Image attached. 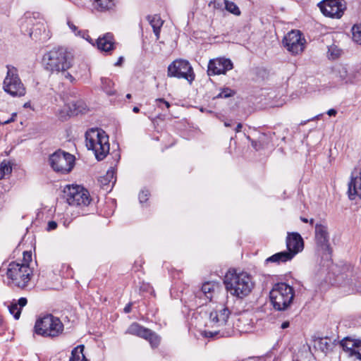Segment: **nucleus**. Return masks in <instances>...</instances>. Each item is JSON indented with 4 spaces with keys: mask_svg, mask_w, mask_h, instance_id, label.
<instances>
[{
    "mask_svg": "<svg viewBox=\"0 0 361 361\" xmlns=\"http://www.w3.org/2000/svg\"><path fill=\"white\" fill-rule=\"evenodd\" d=\"M348 194L350 200H355L356 196L361 199V168L359 176L351 175L350 181L348 183Z\"/></svg>",
    "mask_w": 361,
    "mask_h": 361,
    "instance_id": "a211bd4d",
    "label": "nucleus"
},
{
    "mask_svg": "<svg viewBox=\"0 0 361 361\" xmlns=\"http://www.w3.org/2000/svg\"><path fill=\"white\" fill-rule=\"evenodd\" d=\"M224 4L221 0H213L209 3V6L214 9H221Z\"/></svg>",
    "mask_w": 361,
    "mask_h": 361,
    "instance_id": "e433bc0d",
    "label": "nucleus"
},
{
    "mask_svg": "<svg viewBox=\"0 0 361 361\" xmlns=\"http://www.w3.org/2000/svg\"><path fill=\"white\" fill-rule=\"evenodd\" d=\"M216 288H217V285L214 283L205 282L202 284L200 293L204 294L207 298L211 300Z\"/></svg>",
    "mask_w": 361,
    "mask_h": 361,
    "instance_id": "cd10ccee",
    "label": "nucleus"
},
{
    "mask_svg": "<svg viewBox=\"0 0 361 361\" xmlns=\"http://www.w3.org/2000/svg\"><path fill=\"white\" fill-rule=\"evenodd\" d=\"M348 355L350 357H354L355 358L361 360V348H358V349L353 348V350L348 353Z\"/></svg>",
    "mask_w": 361,
    "mask_h": 361,
    "instance_id": "4c0bfd02",
    "label": "nucleus"
},
{
    "mask_svg": "<svg viewBox=\"0 0 361 361\" xmlns=\"http://www.w3.org/2000/svg\"><path fill=\"white\" fill-rule=\"evenodd\" d=\"M155 102L157 103V106L162 110H164V108L169 109L171 106L170 103L163 98L157 99Z\"/></svg>",
    "mask_w": 361,
    "mask_h": 361,
    "instance_id": "f704fd0d",
    "label": "nucleus"
},
{
    "mask_svg": "<svg viewBox=\"0 0 361 361\" xmlns=\"http://www.w3.org/2000/svg\"><path fill=\"white\" fill-rule=\"evenodd\" d=\"M86 146L94 151L97 160L104 159L109 152V137L105 132L92 128L85 133Z\"/></svg>",
    "mask_w": 361,
    "mask_h": 361,
    "instance_id": "7ed1b4c3",
    "label": "nucleus"
},
{
    "mask_svg": "<svg viewBox=\"0 0 361 361\" xmlns=\"http://www.w3.org/2000/svg\"><path fill=\"white\" fill-rule=\"evenodd\" d=\"M336 76L340 80L345 83L353 82V77L348 73L347 68L343 66H338L335 69Z\"/></svg>",
    "mask_w": 361,
    "mask_h": 361,
    "instance_id": "b1692460",
    "label": "nucleus"
},
{
    "mask_svg": "<svg viewBox=\"0 0 361 361\" xmlns=\"http://www.w3.org/2000/svg\"><path fill=\"white\" fill-rule=\"evenodd\" d=\"M85 349L84 345H79L74 348L71 351V356L69 361H87L83 353Z\"/></svg>",
    "mask_w": 361,
    "mask_h": 361,
    "instance_id": "a878e982",
    "label": "nucleus"
},
{
    "mask_svg": "<svg viewBox=\"0 0 361 361\" xmlns=\"http://www.w3.org/2000/svg\"><path fill=\"white\" fill-rule=\"evenodd\" d=\"M149 192L148 190H142L139 194V200L140 203H144L148 200Z\"/></svg>",
    "mask_w": 361,
    "mask_h": 361,
    "instance_id": "58836bf2",
    "label": "nucleus"
},
{
    "mask_svg": "<svg viewBox=\"0 0 361 361\" xmlns=\"http://www.w3.org/2000/svg\"><path fill=\"white\" fill-rule=\"evenodd\" d=\"M30 103H28V102H27V103H25V104H24V107H25V108H27V107H30Z\"/></svg>",
    "mask_w": 361,
    "mask_h": 361,
    "instance_id": "052dcab7",
    "label": "nucleus"
},
{
    "mask_svg": "<svg viewBox=\"0 0 361 361\" xmlns=\"http://www.w3.org/2000/svg\"><path fill=\"white\" fill-rule=\"evenodd\" d=\"M233 68V65L230 59L219 58L209 61L207 73L209 75L225 74Z\"/></svg>",
    "mask_w": 361,
    "mask_h": 361,
    "instance_id": "4468645a",
    "label": "nucleus"
},
{
    "mask_svg": "<svg viewBox=\"0 0 361 361\" xmlns=\"http://www.w3.org/2000/svg\"><path fill=\"white\" fill-rule=\"evenodd\" d=\"M314 221V220L313 219H311L310 221H308V222H310V224L311 225H313Z\"/></svg>",
    "mask_w": 361,
    "mask_h": 361,
    "instance_id": "e2e57ef3",
    "label": "nucleus"
},
{
    "mask_svg": "<svg viewBox=\"0 0 361 361\" xmlns=\"http://www.w3.org/2000/svg\"><path fill=\"white\" fill-rule=\"evenodd\" d=\"M224 283L228 293L240 299L247 296L254 288L251 276L246 272L227 274Z\"/></svg>",
    "mask_w": 361,
    "mask_h": 361,
    "instance_id": "f257e3e1",
    "label": "nucleus"
},
{
    "mask_svg": "<svg viewBox=\"0 0 361 361\" xmlns=\"http://www.w3.org/2000/svg\"><path fill=\"white\" fill-rule=\"evenodd\" d=\"M6 275L15 286L24 289L30 281L32 271L27 264L12 262L8 264Z\"/></svg>",
    "mask_w": 361,
    "mask_h": 361,
    "instance_id": "423d86ee",
    "label": "nucleus"
},
{
    "mask_svg": "<svg viewBox=\"0 0 361 361\" xmlns=\"http://www.w3.org/2000/svg\"><path fill=\"white\" fill-rule=\"evenodd\" d=\"M337 114V111L336 110H335L334 109H329L328 111H327V114L330 116H336Z\"/></svg>",
    "mask_w": 361,
    "mask_h": 361,
    "instance_id": "8fccbe9b",
    "label": "nucleus"
},
{
    "mask_svg": "<svg viewBox=\"0 0 361 361\" xmlns=\"http://www.w3.org/2000/svg\"><path fill=\"white\" fill-rule=\"evenodd\" d=\"M231 311L226 307H221L219 309H216L212 311L209 314V319L214 324L218 326L226 325Z\"/></svg>",
    "mask_w": 361,
    "mask_h": 361,
    "instance_id": "f3484780",
    "label": "nucleus"
},
{
    "mask_svg": "<svg viewBox=\"0 0 361 361\" xmlns=\"http://www.w3.org/2000/svg\"><path fill=\"white\" fill-rule=\"evenodd\" d=\"M144 339L148 341L152 348H157L160 343L159 336L149 329Z\"/></svg>",
    "mask_w": 361,
    "mask_h": 361,
    "instance_id": "c85d7f7f",
    "label": "nucleus"
},
{
    "mask_svg": "<svg viewBox=\"0 0 361 361\" xmlns=\"http://www.w3.org/2000/svg\"><path fill=\"white\" fill-rule=\"evenodd\" d=\"M247 139L251 140V144H252V146L256 149V150H259L260 149V144L256 141V140H251L250 137L249 136H247Z\"/></svg>",
    "mask_w": 361,
    "mask_h": 361,
    "instance_id": "79ce46f5",
    "label": "nucleus"
},
{
    "mask_svg": "<svg viewBox=\"0 0 361 361\" xmlns=\"http://www.w3.org/2000/svg\"><path fill=\"white\" fill-rule=\"evenodd\" d=\"M7 73L3 82L4 90L13 97H22L25 94V88L19 78L18 70L14 66L7 65Z\"/></svg>",
    "mask_w": 361,
    "mask_h": 361,
    "instance_id": "0eeeda50",
    "label": "nucleus"
},
{
    "mask_svg": "<svg viewBox=\"0 0 361 361\" xmlns=\"http://www.w3.org/2000/svg\"><path fill=\"white\" fill-rule=\"evenodd\" d=\"M32 259V254L30 252L25 251L23 252V263L28 265V263Z\"/></svg>",
    "mask_w": 361,
    "mask_h": 361,
    "instance_id": "ea45409f",
    "label": "nucleus"
},
{
    "mask_svg": "<svg viewBox=\"0 0 361 361\" xmlns=\"http://www.w3.org/2000/svg\"><path fill=\"white\" fill-rule=\"evenodd\" d=\"M274 361H278L277 360H274Z\"/></svg>",
    "mask_w": 361,
    "mask_h": 361,
    "instance_id": "338daca9",
    "label": "nucleus"
},
{
    "mask_svg": "<svg viewBox=\"0 0 361 361\" xmlns=\"http://www.w3.org/2000/svg\"><path fill=\"white\" fill-rule=\"evenodd\" d=\"M360 341H354V340H351L350 341V343L349 344H354L353 345V348L354 349H358V348H361L360 345Z\"/></svg>",
    "mask_w": 361,
    "mask_h": 361,
    "instance_id": "c03bdc74",
    "label": "nucleus"
},
{
    "mask_svg": "<svg viewBox=\"0 0 361 361\" xmlns=\"http://www.w3.org/2000/svg\"><path fill=\"white\" fill-rule=\"evenodd\" d=\"M317 6L325 16L338 19L343 16L346 9L344 0H322Z\"/></svg>",
    "mask_w": 361,
    "mask_h": 361,
    "instance_id": "f8f14e48",
    "label": "nucleus"
},
{
    "mask_svg": "<svg viewBox=\"0 0 361 361\" xmlns=\"http://www.w3.org/2000/svg\"><path fill=\"white\" fill-rule=\"evenodd\" d=\"M63 324L59 318L47 314L39 318L35 324V332L44 337L55 338L62 334Z\"/></svg>",
    "mask_w": 361,
    "mask_h": 361,
    "instance_id": "39448f33",
    "label": "nucleus"
},
{
    "mask_svg": "<svg viewBox=\"0 0 361 361\" xmlns=\"http://www.w3.org/2000/svg\"><path fill=\"white\" fill-rule=\"evenodd\" d=\"M16 116V114H13L12 116L10 119L5 121L2 124H8L15 121V117Z\"/></svg>",
    "mask_w": 361,
    "mask_h": 361,
    "instance_id": "de8ad7c7",
    "label": "nucleus"
},
{
    "mask_svg": "<svg viewBox=\"0 0 361 361\" xmlns=\"http://www.w3.org/2000/svg\"><path fill=\"white\" fill-rule=\"evenodd\" d=\"M224 3L225 4V8L226 9V11L235 16L240 15V11L235 3L229 1L228 0H224Z\"/></svg>",
    "mask_w": 361,
    "mask_h": 361,
    "instance_id": "2f4dec72",
    "label": "nucleus"
},
{
    "mask_svg": "<svg viewBox=\"0 0 361 361\" xmlns=\"http://www.w3.org/2000/svg\"><path fill=\"white\" fill-rule=\"evenodd\" d=\"M123 61V57L121 56L118 58V61L116 62L115 66H121Z\"/></svg>",
    "mask_w": 361,
    "mask_h": 361,
    "instance_id": "5fc2aeb1",
    "label": "nucleus"
},
{
    "mask_svg": "<svg viewBox=\"0 0 361 361\" xmlns=\"http://www.w3.org/2000/svg\"><path fill=\"white\" fill-rule=\"evenodd\" d=\"M27 303L25 298H20L17 302H12L8 306L9 312L13 315L16 319H18L21 314V310Z\"/></svg>",
    "mask_w": 361,
    "mask_h": 361,
    "instance_id": "aec40b11",
    "label": "nucleus"
},
{
    "mask_svg": "<svg viewBox=\"0 0 361 361\" xmlns=\"http://www.w3.org/2000/svg\"><path fill=\"white\" fill-rule=\"evenodd\" d=\"M231 125H232V123L230 121H225L224 122V126L226 127H230V126H231Z\"/></svg>",
    "mask_w": 361,
    "mask_h": 361,
    "instance_id": "13d9d810",
    "label": "nucleus"
},
{
    "mask_svg": "<svg viewBox=\"0 0 361 361\" xmlns=\"http://www.w3.org/2000/svg\"><path fill=\"white\" fill-rule=\"evenodd\" d=\"M131 306H132V304L131 303H128L125 307H124V312L126 313H129L131 311Z\"/></svg>",
    "mask_w": 361,
    "mask_h": 361,
    "instance_id": "3c124183",
    "label": "nucleus"
},
{
    "mask_svg": "<svg viewBox=\"0 0 361 361\" xmlns=\"http://www.w3.org/2000/svg\"><path fill=\"white\" fill-rule=\"evenodd\" d=\"M350 341H351L350 339H348V338L343 339L341 341V346L343 347V350L346 352V353H349L351 350H353V345L354 344H349L350 343Z\"/></svg>",
    "mask_w": 361,
    "mask_h": 361,
    "instance_id": "c9c22d12",
    "label": "nucleus"
},
{
    "mask_svg": "<svg viewBox=\"0 0 361 361\" xmlns=\"http://www.w3.org/2000/svg\"><path fill=\"white\" fill-rule=\"evenodd\" d=\"M3 323V318L0 315V326Z\"/></svg>",
    "mask_w": 361,
    "mask_h": 361,
    "instance_id": "69168bd1",
    "label": "nucleus"
},
{
    "mask_svg": "<svg viewBox=\"0 0 361 361\" xmlns=\"http://www.w3.org/2000/svg\"><path fill=\"white\" fill-rule=\"evenodd\" d=\"M69 27L75 32L77 30V27L72 23L68 22V23Z\"/></svg>",
    "mask_w": 361,
    "mask_h": 361,
    "instance_id": "864d4df0",
    "label": "nucleus"
},
{
    "mask_svg": "<svg viewBox=\"0 0 361 361\" xmlns=\"http://www.w3.org/2000/svg\"><path fill=\"white\" fill-rule=\"evenodd\" d=\"M101 88L109 96L115 95L116 90L114 89V82L108 78H101Z\"/></svg>",
    "mask_w": 361,
    "mask_h": 361,
    "instance_id": "5701e85b",
    "label": "nucleus"
},
{
    "mask_svg": "<svg viewBox=\"0 0 361 361\" xmlns=\"http://www.w3.org/2000/svg\"><path fill=\"white\" fill-rule=\"evenodd\" d=\"M132 97L131 94H126V98L127 99H130Z\"/></svg>",
    "mask_w": 361,
    "mask_h": 361,
    "instance_id": "0e129e2a",
    "label": "nucleus"
},
{
    "mask_svg": "<svg viewBox=\"0 0 361 361\" xmlns=\"http://www.w3.org/2000/svg\"><path fill=\"white\" fill-rule=\"evenodd\" d=\"M305 42L299 30H291L283 39L284 47L293 55L300 54L304 51Z\"/></svg>",
    "mask_w": 361,
    "mask_h": 361,
    "instance_id": "ddd939ff",
    "label": "nucleus"
},
{
    "mask_svg": "<svg viewBox=\"0 0 361 361\" xmlns=\"http://www.w3.org/2000/svg\"><path fill=\"white\" fill-rule=\"evenodd\" d=\"M97 48L106 52L114 49V41L111 33H106L102 37H99L96 42Z\"/></svg>",
    "mask_w": 361,
    "mask_h": 361,
    "instance_id": "6ab92c4d",
    "label": "nucleus"
},
{
    "mask_svg": "<svg viewBox=\"0 0 361 361\" xmlns=\"http://www.w3.org/2000/svg\"><path fill=\"white\" fill-rule=\"evenodd\" d=\"M315 238L317 244L328 252H330L331 247L329 243V233L327 227L322 224L315 225Z\"/></svg>",
    "mask_w": 361,
    "mask_h": 361,
    "instance_id": "dca6fc26",
    "label": "nucleus"
},
{
    "mask_svg": "<svg viewBox=\"0 0 361 361\" xmlns=\"http://www.w3.org/2000/svg\"><path fill=\"white\" fill-rule=\"evenodd\" d=\"M95 9L104 11L111 9L114 6V0H90Z\"/></svg>",
    "mask_w": 361,
    "mask_h": 361,
    "instance_id": "393cba45",
    "label": "nucleus"
},
{
    "mask_svg": "<svg viewBox=\"0 0 361 361\" xmlns=\"http://www.w3.org/2000/svg\"><path fill=\"white\" fill-rule=\"evenodd\" d=\"M353 39L361 45V25H355L352 28Z\"/></svg>",
    "mask_w": 361,
    "mask_h": 361,
    "instance_id": "473e14b6",
    "label": "nucleus"
},
{
    "mask_svg": "<svg viewBox=\"0 0 361 361\" xmlns=\"http://www.w3.org/2000/svg\"><path fill=\"white\" fill-rule=\"evenodd\" d=\"M57 223L54 221H50L48 222L47 228L48 231H53L57 228Z\"/></svg>",
    "mask_w": 361,
    "mask_h": 361,
    "instance_id": "a19ab883",
    "label": "nucleus"
},
{
    "mask_svg": "<svg viewBox=\"0 0 361 361\" xmlns=\"http://www.w3.org/2000/svg\"><path fill=\"white\" fill-rule=\"evenodd\" d=\"M63 193L70 205L87 206L92 200L88 190L80 185H66Z\"/></svg>",
    "mask_w": 361,
    "mask_h": 361,
    "instance_id": "6e6552de",
    "label": "nucleus"
},
{
    "mask_svg": "<svg viewBox=\"0 0 361 361\" xmlns=\"http://www.w3.org/2000/svg\"><path fill=\"white\" fill-rule=\"evenodd\" d=\"M133 111L134 113H138L140 111V109L137 106H134Z\"/></svg>",
    "mask_w": 361,
    "mask_h": 361,
    "instance_id": "4d7b16f0",
    "label": "nucleus"
},
{
    "mask_svg": "<svg viewBox=\"0 0 361 361\" xmlns=\"http://www.w3.org/2000/svg\"><path fill=\"white\" fill-rule=\"evenodd\" d=\"M147 18L153 29L161 28L163 25L164 21L159 15L148 16Z\"/></svg>",
    "mask_w": 361,
    "mask_h": 361,
    "instance_id": "c756f323",
    "label": "nucleus"
},
{
    "mask_svg": "<svg viewBox=\"0 0 361 361\" xmlns=\"http://www.w3.org/2000/svg\"><path fill=\"white\" fill-rule=\"evenodd\" d=\"M242 127H243V125H242L240 123H239L237 125V126H236V128H235V132H236V133L240 132V131L241 130Z\"/></svg>",
    "mask_w": 361,
    "mask_h": 361,
    "instance_id": "6e6d98bb",
    "label": "nucleus"
},
{
    "mask_svg": "<svg viewBox=\"0 0 361 361\" xmlns=\"http://www.w3.org/2000/svg\"><path fill=\"white\" fill-rule=\"evenodd\" d=\"M149 332V329L145 328L138 323L134 322L126 330V333L144 338L146 334Z\"/></svg>",
    "mask_w": 361,
    "mask_h": 361,
    "instance_id": "4be33fe9",
    "label": "nucleus"
},
{
    "mask_svg": "<svg viewBox=\"0 0 361 361\" xmlns=\"http://www.w3.org/2000/svg\"><path fill=\"white\" fill-rule=\"evenodd\" d=\"M259 357H255V356H252V357H248L247 358H245L243 360H242L241 361H258L259 360Z\"/></svg>",
    "mask_w": 361,
    "mask_h": 361,
    "instance_id": "49530a36",
    "label": "nucleus"
},
{
    "mask_svg": "<svg viewBox=\"0 0 361 361\" xmlns=\"http://www.w3.org/2000/svg\"><path fill=\"white\" fill-rule=\"evenodd\" d=\"M300 220L304 222V223H307L308 222V219L305 218V217H300Z\"/></svg>",
    "mask_w": 361,
    "mask_h": 361,
    "instance_id": "bf43d9fd",
    "label": "nucleus"
},
{
    "mask_svg": "<svg viewBox=\"0 0 361 361\" xmlns=\"http://www.w3.org/2000/svg\"><path fill=\"white\" fill-rule=\"evenodd\" d=\"M114 178V172L112 171H108L106 175V178H104L105 180H109L110 182L111 179Z\"/></svg>",
    "mask_w": 361,
    "mask_h": 361,
    "instance_id": "a18cd8bd",
    "label": "nucleus"
},
{
    "mask_svg": "<svg viewBox=\"0 0 361 361\" xmlns=\"http://www.w3.org/2000/svg\"><path fill=\"white\" fill-rule=\"evenodd\" d=\"M293 258V255L289 253L288 251H283L277 252L272 256L268 257L266 259V262H274L277 264H280L281 262L284 263L288 261L291 260Z\"/></svg>",
    "mask_w": 361,
    "mask_h": 361,
    "instance_id": "412c9836",
    "label": "nucleus"
},
{
    "mask_svg": "<svg viewBox=\"0 0 361 361\" xmlns=\"http://www.w3.org/2000/svg\"><path fill=\"white\" fill-rule=\"evenodd\" d=\"M286 247L288 252L294 257L304 247V242L301 235L298 233H288L286 238Z\"/></svg>",
    "mask_w": 361,
    "mask_h": 361,
    "instance_id": "2eb2a0df",
    "label": "nucleus"
},
{
    "mask_svg": "<svg viewBox=\"0 0 361 361\" xmlns=\"http://www.w3.org/2000/svg\"><path fill=\"white\" fill-rule=\"evenodd\" d=\"M87 41H89L90 43L93 44L92 42V39L87 35V38H86Z\"/></svg>",
    "mask_w": 361,
    "mask_h": 361,
    "instance_id": "680f3d73",
    "label": "nucleus"
},
{
    "mask_svg": "<svg viewBox=\"0 0 361 361\" xmlns=\"http://www.w3.org/2000/svg\"><path fill=\"white\" fill-rule=\"evenodd\" d=\"M294 296L293 288L286 283H276L269 293L273 307L278 311L287 310L293 302Z\"/></svg>",
    "mask_w": 361,
    "mask_h": 361,
    "instance_id": "20e7f679",
    "label": "nucleus"
},
{
    "mask_svg": "<svg viewBox=\"0 0 361 361\" xmlns=\"http://www.w3.org/2000/svg\"><path fill=\"white\" fill-rule=\"evenodd\" d=\"M71 53L63 47L54 48L46 53L42 58L44 68L51 73L67 71L72 66Z\"/></svg>",
    "mask_w": 361,
    "mask_h": 361,
    "instance_id": "f03ea898",
    "label": "nucleus"
},
{
    "mask_svg": "<svg viewBox=\"0 0 361 361\" xmlns=\"http://www.w3.org/2000/svg\"><path fill=\"white\" fill-rule=\"evenodd\" d=\"M60 73H61L64 75V77H65L66 79L69 80L71 82L74 81V80H75V79H74V78L72 76V75H71V74H70V73H69L68 72H67L66 71H61Z\"/></svg>",
    "mask_w": 361,
    "mask_h": 361,
    "instance_id": "37998d69",
    "label": "nucleus"
},
{
    "mask_svg": "<svg viewBox=\"0 0 361 361\" xmlns=\"http://www.w3.org/2000/svg\"><path fill=\"white\" fill-rule=\"evenodd\" d=\"M75 157L61 149L57 150L49 157L51 168L61 173H69L73 168Z\"/></svg>",
    "mask_w": 361,
    "mask_h": 361,
    "instance_id": "1a4fd4ad",
    "label": "nucleus"
},
{
    "mask_svg": "<svg viewBox=\"0 0 361 361\" xmlns=\"http://www.w3.org/2000/svg\"><path fill=\"white\" fill-rule=\"evenodd\" d=\"M235 92L229 87L222 89L221 92L216 97V98H228L233 97Z\"/></svg>",
    "mask_w": 361,
    "mask_h": 361,
    "instance_id": "72a5a7b5",
    "label": "nucleus"
},
{
    "mask_svg": "<svg viewBox=\"0 0 361 361\" xmlns=\"http://www.w3.org/2000/svg\"><path fill=\"white\" fill-rule=\"evenodd\" d=\"M12 167L8 161L4 160L0 164V180L3 179L6 175L11 173Z\"/></svg>",
    "mask_w": 361,
    "mask_h": 361,
    "instance_id": "7c9ffc66",
    "label": "nucleus"
},
{
    "mask_svg": "<svg viewBox=\"0 0 361 361\" xmlns=\"http://www.w3.org/2000/svg\"><path fill=\"white\" fill-rule=\"evenodd\" d=\"M327 338H317L314 340V348H318L322 352L324 353H327L331 350V344L330 342L327 341Z\"/></svg>",
    "mask_w": 361,
    "mask_h": 361,
    "instance_id": "bb28decb",
    "label": "nucleus"
},
{
    "mask_svg": "<svg viewBox=\"0 0 361 361\" xmlns=\"http://www.w3.org/2000/svg\"><path fill=\"white\" fill-rule=\"evenodd\" d=\"M157 39H159L161 28L153 29Z\"/></svg>",
    "mask_w": 361,
    "mask_h": 361,
    "instance_id": "09e8293b",
    "label": "nucleus"
},
{
    "mask_svg": "<svg viewBox=\"0 0 361 361\" xmlns=\"http://www.w3.org/2000/svg\"><path fill=\"white\" fill-rule=\"evenodd\" d=\"M167 76L183 78L190 83H192L195 77L190 63L183 59H176L169 64L167 69Z\"/></svg>",
    "mask_w": 361,
    "mask_h": 361,
    "instance_id": "9d476101",
    "label": "nucleus"
},
{
    "mask_svg": "<svg viewBox=\"0 0 361 361\" xmlns=\"http://www.w3.org/2000/svg\"><path fill=\"white\" fill-rule=\"evenodd\" d=\"M20 30L24 35H27L37 41L40 40L42 35L45 32V26L42 22L36 20L29 14L22 18Z\"/></svg>",
    "mask_w": 361,
    "mask_h": 361,
    "instance_id": "9b49d317",
    "label": "nucleus"
},
{
    "mask_svg": "<svg viewBox=\"0 0 361 361\" xmlns=\"http://www.w3.org/2000/svg\"><path fill=\"white\" fill-rule=\"evenodd\" d=\"M289 326H290L289 322L286 321V322H284L282 323L281 328L283 329H285L288 328Z\"/></svg>",
    "mask_w": 361,
    "mask_h": 361,
    "instance_id": "603ef678",
    "label": "nucleus"
}]
</instances>
